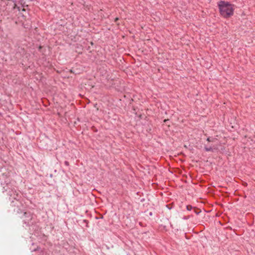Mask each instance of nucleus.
<instances>
[{
    "label": "nucleus",
    "mask_w": 255,
    "mask_h": 255,
    "mask_svg": "<svg viewBox=\"0 0 255 255\" xmlns=\"http://www.w3.org/2000/svg\"><path fill=\"white\" fill-rule=\"evenodd\" d=\"M220 14L224 18H229L232 16L234 11V5L229 2L220 0L218 2Z\"/></svg>",
    "instance_id": "obj_2"
},
{
    "label": "nucleus",
    "mask_w": 255,
    "mask_h": 255,
    "mask_svg": "<svg viewBox=\"0 0 255 255\" xmlns=\"http://www.w3.org/2000/svg\"><path fill=\"white\" fill-rule=\"evenodd\" d=\"M117 20H118V18H116L115 21H117Z\"/></svg>",
    "instance_id": "obj_8"
},
{
    "label": "nucleus",
    "mask_w": 255,
    "mask_h": 255,
    "mask_svg": "<svg viewBox=\"0 0 255 255\" xmlns=\"http://www.w3.org/2000/svg\"><path fill=\"white\" fill-rule=\"evenodd\" d=\"M30 1H33V0H29Z\"/></svg>",
    "instance_id": "obj_9"
},
{
    "label": "nucleus",
    "mask_w": 255,
    "mask_h": 255,
    "mask_svg": "<svg viewBox=\"0 0 255 255\" xmlns=\"http://www.w3.org/2000/svg\"><path fill=\"white\" fill-rule=\"evenodd\" d=\"M204 148H205V151H207V152H209V151L214 152V150L217 149V147L215 145L209 146H208L207 145H205L204 147Z\"/></svg>",
    "instance_id": "obj_4"
},
{
    "label": "nucleus",
    "mask_w": 255,
    "mask_h": 255,
    "mask_svg": "<svg viewBox=\"0 0 255 255\" xmlns=\"http://www.w3.org/2000/svg\"><path fill=\"white\" fill-rule=\"evenodd\" d=\"M35 254L33 255H48L47 252L45 250H41L40 248H37L34 250Z\"/></svg>",
    "instance_id": "obj_3"
},
{
    "label": "nucleus",
    "mask_w": 255,
    "mask_h": 255,
    "mask_svg": "<svg viewBox=\"0 0 255 255\" xmlns=\"http://www.w3.org/2000/svg\"><path fill=\"white\" fill-rule=\"evenodd\" d=\"M215 139V138L209 137L207 138V141H208V142H214Z\"/></svg>",
    "instance_id": "obj_5"
},
{
    "label": "nucleus",
    "mask_w": 255,
    "mask_h": 255,
    "mask_svg": "<svg viewBox=\"0 0 255 255\" xmlns=\"http://www.w3.org/2000/svg\"><path fill=\"white\" fill-rule=\"evenodd\" d=\"M4 180L0 183L2 186V192L5 193L6 195L9 197V200L11 201V206L16 207L14 209V211L18 214L22 213L21 218L23 220V222L26 226H31L33 225L34 221V216L30 212H24L23 211V202L21 195L19 191L16 189L14 182H12L9 176L6 174H2L0 176V180Z\"/></svg>",
    "instance_id": "obj_1"
},
{
    "label": "nucleus",
    "mask_w": 255,
    "mask_h": 255,
    "mask_svg": "<svg viewBox=\"0 0 255 255\" xmlns=\"http://www.w3.org/2000/svg\"><path fill=\"white\" fill-rule=\"evenodd\" d=\"M186 209H187V210L190 211V210H192V207L191 205H187L186 206Z\"/></svg>",
    "instance_id": "obj_6"
},
{
    "label": "nucleus",
    "mask_w": 255,
    "mask_h": 255,
    "mask_svg": "<svg viewBox=\"0 0 255 255\" xmlns=\"http://www.w3.org/2000/svg\"><path fill=\"white\" fill-rule=\"evenodd\" d=\"M64 163H65V164L66 165H69V163H68V161H65V162H64Z\"/></svg>",
    "instance_id": "obj_7"
}]
</instances>
